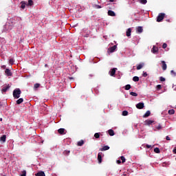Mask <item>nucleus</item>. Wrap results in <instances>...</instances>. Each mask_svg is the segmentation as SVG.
<instances>
[{
  "label": "nucleus",
  "instance_id": "bb28decb",
  "mask_svg": "<svg viewBox=\"0 0 176 176\" xmlns=\"http://www.w3.org/2000/svg\"><path fill=\"white\" fill-rule=\"evenodd\" d=\"M168 113H169V115H174V113H175V110L170 109L168 110Z\"/></svg>",
  "mask_w": 176,
  "mask_h": 176
},
{
  "label": "nucleus",
  "instance_id": "a211bd4d",
  "mask_svg": "<svg viewBox=\"0 0 176 176\" xmlns=\"http://www.w3.org/2000/svg\"><path fill=\"white\" fill-rule=\"evenodd\" d=\"M137 32H138V34H141L142 33V31H144V29H142V27L139 26L137 28Z\"/></svg>",
  "mask_w": 176,
  "mask_h": 176
},
{
  "label": "nucleus",
  "instance_id": "f704fd0d",
  "mask_svg": "<svg viewBox=\"0 0 176 176\" xmlns=\"http://www.w3.org/2000/svg\"><path fill=\"white\" fill-rule=\"evenodd\" d=\"M126 90H130L131 89V85H126L124 88Z\"/></svg>",
  "mask_w": 176,
  "mask_h": 176
},
{
  "label": "nucleus",
  "instance_id": "c85d7f7f",
  "mask_svg": "<svg viewBox=\"0 0 176 176\" xmlns=\"http://www.w3.org/2000/svg\"><path fill=\"white\" fill-rule=\"evenodd\" d=\"M154 152L155 153H160V149L159 148L156 147L154 148Z\"/></svg>",
  "mask_w": 176,
  "mask_h": 176
},
{
  "label": "nucleus",
  "instance_id": "ea45409f",
  "mask_svg": "<svg viewBox=\"0 0 176 176\" xmlns=\"http://www.w3.org/2000/svg\"><path fill=\"white\" fill-rule=\"evenodd\" d=\"M160 82H165L166 78H164V77H160Z\"/></svg>",
  "mask_w": 176,
  "mask_h": 176
},
{
  "label": "nucleus",
  "instance_id": "3c124183",
  "mask_svg": "<svg viewBox=\"0 0 176 176\" xmlns=\"http://www.w3.org/2000/svg\"><path fill=\"white\" fill-rule=\"evenodd\" d=\"M110 1V2H114L115 1V0H109Z\"/></svg>",
  "mask_w": 176,
  "mask_h": 176
},
{
  "label": "nucleus",
  "instance_id": "b1692460",
  "mask_svg": "<svg viewBox=\"0 0 176 176\" xmlns=\"http://www.w3.org/2000/svg\"><path fill=\"white\" fill-rule=\"evenodd\" d=\"M148 116H151V111H147L145 114L143 116V118H148Z\"/></svg>",
  "mask_w": 176,
  "mask_h": 176
},
{
  "label": "nucleus",
  "instance_id": "7ed1b4c3",
  "mask_svg": "<svg viewBox=\"0 0 176 176\" xmlns=\"http://www.w3.org/2000/svg\"><path fill=\"white\" fill-rule=\"evenodd\" d=\"M58 134H60V135H64L65 134H67V131L64 128H60L58 130Z\"/></svg>",
  "mask_w": 176,
  "mask_h": 176
},
{
  "label": "nucleus",
  "instance_id": "9d476101",
  "mask_svg": "<svg viewBox=\"0 0 176 176\" xmlns=\"http://www.w3.org/2000/svg\"><path fill=\"white\" fill-rule=\"evenodd\" d=\"M152 123H155L154 120H146L144 122V124L146 126H151V124H152Z\"/></svg>",
  "mask_w": 176,
  "mask_h": 176
},
{
  "label": "nucleus",
  "instance_id": "a18cd8bd",
  "mask_svg": "<svg viewBox=\"0 0 176 176\" xmlns=\"http://www.w3.org/2000/svg\"><path fill=\"white\" fill-rule=\"evenodd\" d=\"M156 129L158 130H162V125L159 124L157 126H156Z\"/></svg>",
  "mask_w": 176,
  "mask_h": 176
},
{
  "label": "nucleus",
  "instance_id": "0eeeda50",
  "mask_svg": "<svg viewBox=\"0 0 176 176\" xmlns=\"http://www.w3.org/2000/svg\"><path fill=\"white\" fill-rule=\"evenodd\" d=\"M5 74L6 75V76H12V75H13V74L9 69H6Z\"/></svg>",
  "mask_w": 176,
  "mask_h": 176
},
{
  "label": "nucleus",
  "instance_id": "6ab92c4d",
  "mask_svg": "<svg viewBox=\"0 0 176 176\" xmlns=\"http://www.w3.org/2000/svg\"><path fill=\"white\" fill-rule=\"evenodd\" d=\"M108 133L111 137H113V135H115V132L113 131V129H109L108 131Z\"/></svg>",
  "mask_w": 176,
  "mask_h": 176
},
{
  "label": "nucleus",
  "instance_id": "58836bf2",
  "mask_svg": "<svg viewBox=\"0 0 176 176\" xmlns=\"http://www.w3.org/2000/svg\"><path fill=\"white\" fill-rule=\"evenodd\" d=\"M95 9H101L102 8L101 6L99 5H95L94 6Z\"/></svg>",
  "mask_w": 176,
  "mask_h": 176
},
{
  "label": "nucleus",
  "instance_id": "a878e982",
  "mask_svg": "<svg viewBox=\"0 0 176 176\" xmlns=\"http://www.w3.org/2000/svg\"><path fill=\"white\" fill-rule=\"evenodd\" d=\"M32 5H34V1L32 0H28L27 6H32Z\"/></svg>",
  "mask_w": 176,
  "mask_h": 176
},
{
  "label": "nucleus",
  "instance_id": "f8f14e48",
  "mask_svg": "<svg viewBox=\"0 0 176 176\" xmlns=\"http://www.w3.org/2000/svg\"><path fill=\"white\" fill-rule=\"evenodd\" d=\"M152 53H153L154 54H156V53H157L159 52V48L156 46H153L152 50H151Z\"/></svg>",
  "mask_w": 176,
  "mask_h": 176
},
{
  "label": "nucleus",
  "instance_id": "473e14b6",
  "mask_svg": "<svg viewBox=\"0 0 176 176\" xmlns=\"http://www.w3.org/2000/svg\"><path fill=\"white\" fill-rule=\"evenodd\" d=\"M9 63H10L11 65H13V64H14V59L10 58V60H9Z\"/></svg>",
  "mask_w": 176,
  "mask_h": 176
},
{
  "label": "nucleus",
  "instance_id": "de8ad7c7",
  "mask_svg": "<svg viewBox=\"0 0 176 176\" xmlns=\"http://www.w3.org/2000/svg\"><path fill=\"white\" fill-rule=\"evenodd\" d=\"M166 140L167 141H170V140H171V139H170L168 136H166Z\"/></svg>",
  "mask_w": 176,
  "mask_h": 176
},
{
  "label": "nucleus",
  "instance_id": "412c9836",
  "mask_svg": "<svg viewBox=\"0 0 176 176\" xmlns=\"http://www.w3.org/2000/svg\"><path fill=\"white\" fill-rule=\"evenodd\" d=\"M84 144H85V141H83V140H81L79 142H78L77 145L78 146H82Z\"/></svg>",
  "mask_w": 176,
  "mask_h": 176
},
{
  "label": "nucleus",
  "instance_id": "5701e85b",
  "mask_svg": "<svg viewBox=\"0 0 176 176\" xmlns=\"http://www.w3.org/2000/svg\"><path fill=\"white\" fill-rule=\"evenodd\" d=\"M23 101H24V99H23L22 98H19V99H18V100H16V104H17L18 105H20V104H21Z\"/></svg>",
  "mask_w": 176,
  "mask_h": 176
},
{
  "label": "nucleus",
  "instance_id": "37998d69",
  "mask_svg": "<svg viewBox=\"0 0 176 176\" xmlns=\"http://www.w3.org/2000/svg\"><path fill=\"white\" fill-rule=\"evenodd\" d=\"M156 89L157 90H160V89H162V85H157Z\"/></svg>",
  "mask_w": 176,
  "mask_h": 176
},
{
  "label": "nucleus",
  "instance_id": "49530a36",
  "mask_svg": "<svg viewBox=\"0 0 176 176\" xmlns=\"http://www.w3.org/2000/svg\"><path fill=\"white\" fill-rule=\"evenodd\" d=\"M146 148H147V149H149V148H152V146L149 145V144H146Z\"/></svg>",
  "mask_w": 176,
  "mask_h": 176
},
{
  "label": "nucleus",
  "instance_id": "79ce46f5",
  "mask_svg": "<svg viewBox=\"0 0 176 176\" xmlns=\"http://www.w3.org/2000/svg\"><path fill=\"white\" fill-rule=\"evenodd\" d=\"M142 76H144V78H146L148 76V74L146 72H144Z\"/></svg>",
  "mask_w": 176,
  "mask_h": 176
},
{
  "label": "nucleus",
  "instance_id": "c03bdc74",
  "mask_svg": "<svg viewBox=\"0 0 176 176\" xmlns=\"http://www.w3.org/2000/svg\"><path fill=\"white\" fill-rule=\"evenodd\" d=\"M162 47H163V49H166V47H167V43H164L162 45Z\"/></svg>",
  "mask_w": 176,
  "mask_h": 176
},
{
  "label": "nucleus",
  "instance_id": "7c9ffc66",
  "mask_svg": "<svg viewBox=\"0 0 176 176\" xmlns=\"http://www.w3.org/2000/svg\"><path fill=\"white\" fill-rule=\"evenodd\" d=\"M127 115H129V111H122V116H127Z\"/></svg>",
  "mask_w": 176,
  "mask_h": 176
},
{
  "label": "nucleus",
  "instance_id": "20e7f679",
  "mask_svg": "<svg viewBox=\"0 0 176 176\" xmlns=\"http://www.w3.org/2000/svg\"><path fill=\"white\" fill-rule=\"evenodd\" d=\"M144 102H139L136 104V108L138 109H144Z\"/></svg>",
  "mask_w": 176,
  "mask_h": 176
},
{
  "label": "nucleus",
  "instance_id": "f257e3e1",
  "mask_svg": "<svg viewBox=\"0 0 176 176\" xmlns=\"http://www.w3.org/2000/svg\"><path fill=\"white\" fill-rule=\"evenodd\" d=\"M20 94H21V90L20 89H15L13 91V97L14 98H20Z\"/></svg>",
  "mask_w": 176,
  "mask_h": 176
},
{
  "label": "nucleus",
  "instance_id": "72a5a7b5",
  "mask_svg": "<svg viewBox=\"0 0 176 176\" xmlns=\"http://www.w3.org/2000/svg\"><path fill=\"white\" fill-rule=\"evenodd\" d=\"M40 87H41V84H39V83H36V84H34V89H38V88H39Z\"/></svg>",
  "mask_w": 176,
  "mask_h": 176
},
{
  "label": "nucleus",
  "instance_id": "dca6fc26",
  "mask_svg": "<svg viewBox=\"0 0 176 176\" xmlns=\"http://www.w3.org/2000/svg\"><path fill=\"white\" fill-rule=\"evenodd\" d=\"M25 6H27V3L25 1H23L21 2V9H25Z\"/></svg>",
  "mask_w": 176,
  "mask_h": 176
},
{
  "label": "nucleus",
  "instance_id": "8fccbe9b",
  "mask_svg": "<svg viewBox=\"0 0 176 176\" xmlns=\"http://www.w3.org/2000/svg\"><path fill=\"white\" fill-rule=\"evenodd\" d=\"M173 153H176V146H175V148L173 150Z\"/></svg>",
  "mask_w": 176,
  "mask_h": 176
},
{
  "label": "nucleus",
  "instance_id": "6e6552de",
  "mask_svg": "<svg viewBox=\"0 0 176 176\" xmlns=\"http://www.w3.org/2000/svg\"><path fill=\"white\" fill-rule=\"evenodd\" d=\"M102 153H99L98 154V163L101 164L102 163Z\"/></svg>",
  "mask_w": 176,
  "mask_h": 176
},
{
  "label": "nucleus",
  "instance_id": "2eb2a0df",
  "mask_svg": "<svg viewBox=\"0 0 176 176\" xmlns=\"http://www.w3.org/2000/svg\"><path fill=\"white\" fill-rule=\"evenodd\" d=\"M144 65H145V64L144 63H140L137 67L136 69H138V71H140V69H142V68L144 67Z\"/></svg>",
  "mask_w": 176,
  "mask_h": 176
},
{
  "label": "nucleus",
  "instance_id": "4c0bfd02",
  "mask_svg": "<svg viewBox=\"0 0 176 176\" xmlns=\"http://www.w3.org/2000/svg\"><path fill=\"white\" fill-rule=\"evenodd\" d=\"M21 176H27V171L26 170H23L22 174L21 175Z\"/></svg>",
  "mask_w": 176,
  "mask_h": 176
},
{
  "label": "nucleus",
  "instance_id": "f03ea898",
  "mask_svg": "<svg viewBox=\"0 0 176 176\" xmlns=\"http://www.w3.org/2000/svg\"><path fill=\"white\" fill-rule=\"evenodd\" d=\"M164 16H166V14H164V13H160L158 16L157 17V23H160V21H163V20L164 19Z\"/></svg>",
  "mask_w": 176,
  "mask_h": 176
},
{
  "label": "nucleus",
  "instance_id": "393cba45",
  "mask_svg": "<svg viewBox=\"0 0 176 176\" xmlns=\"http://www.w3.org/2000/svg\"><path fill=\"white\" fill-rule=\"evenodd\" d=\"M138 2H140V3H142V5H146L148 1L147 0H138Z\"/></svg>",
  "mask_w": 176,
  "mask_h": 176
},
{
  "label": "nucleus",
  "instance_id": "e433bc0d",
  "mask_svg": "<svg viewBox=\"0 0 176 176\" xmlns=\"http://www.w3.org/2000/svg\"><path fill=\"white\" fill-rule=\"evenodd\" d=\"M120 159L122 160V163H124L126 162V158L124 156H121Z\"/></svg>",
  "mask_w": 176,
  "mask_h": 176
},
{
  "label": "nucleus",
  "instance_id": "9b49d317",
  "mask_svg": "<svg viewBox=\"0 0 176 176\" xmlns=\"http://www.w3.org/2000/svg\"><path fill=\"white\" fill-rule=\"evenodd\" d=\"M0 142H1V144H5V142H6V135H3L0 138Z\"/></svg>",
  "mask_w": 176,
  "mask_h": 176
},
{
  "label": "nucleus",
  "instance_id": "39448f33",
  "mask_svg": "<svg viewBox=\"0 0 176 176\" xmlns=\"http://www.w3.org/2000/svg\"><path fill=\"white\" fill-rule=\"evenodd\" d=\"M117 48V45H113V47H111L108 49V52H109V53H113V52H115Z\"/></svg>",
  "mask_w": 176,
  "mask_h": 176
},
{
  "label": "nucleus",
  "instance_id": "603ef678",
  "mask_svg": "<svg viewBox=\"0 0 176 176\" xmlns=\"http://www.w3.org/2000/svg\"><path fill=\"white\" fill-rule=\"evenodd\" d=\"M0 120H2V118H1V119H0Z\"/></svg>",
  "mask_w": 176,
  "mask_h": 176
},
{
  "label": "nucleus",
  "instance_id": "aec40b11",
  "mask_svg": "<svg viewBox=\"0 0 176 176\" xmlns=\"http://www.w3.org/2000/svg\"><path fill=\"white\" fill-rule=\"evenodd\" d=\"M109 149V146H104L102 148H100V151L102 152L104 151H108Z\"/></svg>",
  "mask_w": 176,
  "mask_h": 176
},
{
  "label": "nucleus",
  "instance_id": "2f4dec72",
  "mask_svg": "<svg viewBox=\"0 0 176 176\" xmlns=\"http://www.w3.org/2000/svg\"><path fill=\"white\" fill-rule=\"evenodd\" d=\"M100 134H101V133H96L94 134L95 138H100Z\"/></svg>",
  "mask_w": 176,
  "mask_h": 176
},
{
  "label": "nucleus",
  "instance_id": "f3484780",
  "mask_svg": "<svg viewBox=\"0 0 176 176\" xmlns=\"http://www.w3.org/2000/svg\"><path fill=\"white\" fill-rule=\"evenodd\" d=\"M126 36H131V28H128L126 32Z\"/></svg>",
  "mask_w": 176,
  "mask_h": 176
},
{
  "label": "nucleus",
  "instance_id": "a19ab883",
  "mask_svg": "<svg viewBox=\"0 0 176 176\" xmlns=\"http://www.w3.org/2000/svg\"><path fill=\"white\" fill-rule=\"evenodd\" d=\"M109 9H111L113 10H115V6L114 5H111L109 7Z\"/></svg>",
  "mask_w": 176,
  "mask_h": 176
},
{
  "label": "nucleus",
  "instance_id": "ddd939ff",
  "mask_svg": "<svg viewBox=\"0 0 176 176\" xmlns=\"http://www.w3.org/2000/svg\"><path fill=\"white\" fill-rule=\"evenodd\" d=\"M161 63L162 64V67L163 71H166V69H167V64H166V61L162 60Z\"/></svg>",
  "mask_w": 176,
  "mask_h": 176
},
{
  "label": "nucleus",
  "instance_id": "cd10ccee",
  "mask_svg": "<svg viewBox=\"0 0 176 176\" xmlns=\"http://www.w3.org/2000/svg\"><path fill=\"white\" fill-rule=\"evenodd\" d=\"M133 82H138L140 80V78L138 76H134L133 78Z\"/></svg>",
  "mask_w": 176,
  "mask_h": 176
},
{
  "label": "nucleus",
  "instance_id": "c756f323",
  "mask_svg": "<svg viewBox=\"0 0 176 176\" xmlns=\"http://www.w3.org/2000/svg\"><path fill=\"white\" fill-rule=\"evenodd\" d=\"M130 95L133 96V97H137V96H138V94L135 92H130Z\"/></svg>",
  "mask_w": 176,
  "mask_h": 176
},
{
  "label": "nucleus",
  "instance_id": "4be33fe9",
  "mask_svg": "<svg viewBox=\"0 0 176 176\" xmlns=\"http://www.w3.org/2000/svg\"><path fill=\"white\" fill-rule=\"evenodd\" d=\"M36 176H46V175H45V172L40 171L36 174Z\"/></svg>",
  "mask_w": 176,
  "mask_h": 176
},
{
  "label": "nucleus",
  "instance_id": "09e8293b",
  "mask_svg": "<svg viewBox=\"0 0 176 176\" xmlns=\"http://www.w3.org/2000/svg\"><path fill=\"white\" fill-rule=\"evenodd\" d=\"M120 163H122V161H120V160H117V164H120Z\"/></svg>",
  "mask_w": 176,
  "mask_h": 176
},
{
  "label": "nucleus",
  "instance_id": "4468645a",
  "mask_svg": "<svg viewBox=\"0 0 176 176\" xmlns=\"http://www.w3.org/2000/svg\"><path fill=\"white\" fill-rule=\"evenodd\" d=\"M108 16H111V17H115V16H116V14L115 13V12L112 11V10H109L107 12Z\"/></svg>",
  "mask_w": 176,
  "mask_h": 176
},
{
  "label": "nucleus",
  "instance_id": "1a4fd4ad",
  "mask_svg": "<svg viewBox=\"0 0 176 176\" xmlns=\"http://www.w3.org/2000/svg\"><path fill=\"white\" fill-rule=\"evenodd\" d=\"M10 89V85H8L7 86H4L1 90L3 93H6L8 90Z\"/></svg>",
  "mask_w": 176,
  "mask_h": 176
},
{
  "label": "nucleus",
  "instance_id": "423d86ee",
  "mask_svg": "<svg viewBox=\"0 0 176 176\" xmlns=\"http://www.w3.org/2000/svg\"><path fill=\"white\" fill-rule=\"evenodd\" d=\"M116 69H118L113 68L110 70V72H109L110 76H115V74H116Z\"/></svg>",
  "mask_w": 176,
  "mask_h": 176
},
{
  "label": "nucleus",
  "instance_id": "864d4df0",
  "mask_svg": "<svg viewBox=\"0 0 176 176\" xmlns=\"http://www.w3.org/2000/svg\"><path fill=\"white\" fill-rule=\"evenodd\" d=\"M0 120H2V118H1V119H0Z\"/></svg>",
  "mask_w": 176,
  "mask_h": 176
},
{
  "label": "nucleus",
  "instance_id": "c9c22d12",
  "mask_svg": "<svg viewBox=\"0 0 176 176\" xmlns=\"http://www.w3.org/2000/svg\"><path fill=\"white\" fill-rule=\"evenodd\" d=\"M170 75H171L172 76H176V72H174V70H171V71H170Z\"/></svg>",
  "mask_w": 176,
  "mask_h": 176
}]
</instances>
